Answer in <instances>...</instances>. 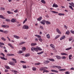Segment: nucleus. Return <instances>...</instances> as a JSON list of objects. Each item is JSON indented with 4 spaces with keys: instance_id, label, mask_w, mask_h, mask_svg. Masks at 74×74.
Listing matches in <instances>:
<instances>
[{
    "instance_id": "nucleus-1",
    "label": "nucleus",
    "mask_w": 74,
    "mask_h": 74,
    "mask_svg": "<svg viewBox=\"0 0 74 74\" xmlns=\"http://www.w3.org/2000/svg\"><path fill=\"white\" fill-rule=\"evenodd\" d=\"M31 50L32 51H36V52H38V50L39 51H42V49L40 47H38L37 46L36 48L34 47H32L31 48Z\"/></svg>"
},
{
    "instance_id": "nucleus-2",
    "label": "nucleus",
    "mask_w": 74,
    "mask_h": 74,
    "mask_svg": "<svg viewBox=\"0 0 74 74\" xmlns=\"http://www.w3.org/2000/svg\"><path fill=\"white\" fill-rule=\"evenodd\" d=\"M48 68L47 67H42L40 69V71H43L45 70V69H47Z\"/></svg>"
},
{
    "instance_id": "nucleus-3",
    "label": "nucleus",
    "mask_w": 74,
    "mask_h": 74,
    "mask_svg": "<svg viewBox=\"0 0 74 74\" xmlns=\"http://www.w3.org/2000/svg\"><path fill=\"white\" fill-rule=\"evenodd\" d=\"M9 64H10V65H12V66H15V63L12 61H10V62H9Z\"/></svg>"
},
{
    "instance_id": "nucleus-4",
    "label": "nucleus",
    "mask_w": 74,
    "mask_h": 74,
    "mask_svg": "<svg viewBox=\"0 0 74 74\" xmlns=\"http://www.w3.org/2000/svg\"><path fill=\"white\" fill-rule=\"evenodd\" d=\"M11 22L13 23L16 22V19L15 18H12L11 20Z\"/></svg>"
},
{
    "instance_id": "nucleus-5",
    "label": "nucleus",
    "mask_w": 74,
    "mask_h": 74,
    "mask_svg": "<svg viewBox=\"0 0 74 74\" xmlns=\"http://www.w3.org/2000/svg\"><path fill=\"white\" fill-rule=\"evenodd\" d=\"M1 26L4 28H5V27L6 28H8L9 27V26L8 25H2Z\"/></svg>"
},
{
    "instance_id": "nucleus-6",
    "label": "nucleus",
    "mask_w": 74,
    "mask_h": 74,
    "mask_svg": "<svg viewBox=\"0 0 74 74\" xmlns=\"http://www.w3.org/2000/svg\"><path fill=\"white\" fill-rule=\"evenodd\" d=\"M45 20H43L42 21H40V23H41V24H42L43 25H45Z\"/></svg>"
},
{
    "instance_id": "nucleus-7",
    "label": "nucleus",
    "mask_w": 74,
    "mask_h": 74,
    "mask_svg": "<svg viewBox=\"0 0 74 74\" xmlns=\"http://www.w3.org/2000/svg\"><path fill=\"white\" fill-rule=\"evenodd\" d=\"M56 3H54L53 5V7H55V8H57L58 7V5L56 4H55Z\"/></svg>"
},
{
    "instance_id": "nucleus-8",
    "label": "nucleus",
    "mask_w": 74,
    "mask_h": 74,
    "mask_svg": "<svg viewBox=\"0 0 74 74\" xmlns=\"http://www.w3.org/2000/svg\"><path fill=\"white\" fill-rule=\"evenodd\" d=\"M56 32L58 33V34H61V32L60 31V30L58 28L56 29Z\"/></svg>"
},
{
    "instance_id": "nucleus-9",
    "label": "nucleus",
    "mask_w": 74,
    "mask_h": 74,
    "mask_svg": "<svg viewBox=\"0 0 74 74\" xmlns=\"http://www.w3.org/2000/svg\"><path fill=\"white\" fill-rule=\"evenodd\" d=\"M0 58L1 59H2V60H7V59L5 58L4 57H0Z\"/></svg>"
},
{
    "instance_id": "nucleus-10",
    "label": "nucleus",
    "mask_w": 74,
    "mask_h": 74,
    "mask_svg": "<svg viewBox=\"0 0 74 74\" xmlns=\"http://www.w3.org/2000/svg\"><path fill=\"white\" fill-rule=\"evenodd\" d=\"M12 60H13L14 63V64L16 63H17V61H16V59H15V58H12Z\"/></svg>"
},
{
    "instance_id": "nucleus-11",
    "label": "nucleus",
    "mask_w": 74,
    "mask_h": 74,
    "mask_svg": "<svg viewBox=\"0 0 74 74\" xmlns=\"http://www.w3.org/2000/svg\"><path fill=\"white\" fill-rule=\"evenodd\" d=\"M56 58L57 59H59V60H60L61 58H62V57L59 56H56Z\"/></svg>"
},
{
    "instance_id": "nucleus-12",
    "label": "nucleus",
    "mask_w": 74,
    "mask_h": 74,
    "mask_svg": "<svg viewBox=\"0 0 74 74\" xmlns=\"http://www.w3.org/2000/svg\"><path fill=\"white\" fill-rule=\"evenodd\" d=\"M24 29H29V26L27 25H24Z\"/></svg>"
},
{
    "instance_id": "nucleus-13",
    "label": "nucleus",
    "mask_w": 74,
    "mask_h": 74,
    "mask_svg": "<svg viewBox=\"0 0 74 74\" xmlns=\"http://www.w3.org/2000/svg\"><path fill=\"white\" fill-rule=\"evenodd\" d=\"M41 19H42V16H40L38 18H37V20L38 21H41Z\"/></svg>"
},
{
    "instance_id": "nucleus-14",
    "label": "nucleus",
    "mask_w": 74,
    "mask_h": 74,
    "mask_svg": "<svg viewBox=\"0 0 74 74\" xmlns=\"http://www.w3.org/2000/svg\"><path fill=\"white\" fill-rule=\"evenodd\" d=\"M8 45L9 46V47H10L12 48H14V47H13V46H12V44L10 43H8Z\"/></svg>"
},
{
    "instance_id": "nucleus-15",
    "label": "nucleus",
    "mask_w": 74,
    "mask_h": 74,
    "mask_svg": "<svg viewBox=\"0 0 74 74\" xmlns=\"http://www.w3.org/2000/svg\"><path fill=\"white\" fill-rule=\"evenodd\" d=\"M0 18L2 19H6V18L4 17V16L1 15H0Z\"/></svg>"
},
{
    "instance_id": "nucleus-16",
    "label": "nucleus",
    "mask_w": 74,
    "mask_h": 74,
    "mask_svg": "<svg viewBox=\"0 0 74 74\" xmlns=\"http://www.w3.org/2000/svg\"><path fill=\"white\" fill-rule=\"evenodd\" d=\"M66 38V36H63L61 37V38L60 39V40H63L64 39V38Z\"/></svg>"
},
{
    "instance_id": "nucleus-17",
    "label": "nucleus",
    "mask_w": 74,
    "mask_h": 74,
    "mask_svg": "<svg viewBox=\"0 0 74 74\" xmlns=\"http://www.w3.org/2000/svg\"><path fill=\"white\" fill-rule=\"evenodd\" d=\"M69 4L70 5H71L72 7H74V4L73 2H71V3H69Z\"/></svg>"
},
{
    "instance_id": "nucleus-18",
    "label": "nucleus",
    "mask_w": 74,
    "mask_h": 74,
    "mask_svg": "<svg viewBox=\"0 0 74 74\" xmlns=\"http://www.w3.org/2000/svg\"><path fill=\"white\" fill-rule=\"evenodd\" d=\"M7 12L8 13V14H13L14 13L12 12H11V11H8Z\"/></svg>"
},
{
    "instance_id": "nucleus-19",
    "label": "nucleus",
    "mask_w": 74,
    "mask_h": 74,
    "mask_svg": "<svg viewBox=\"0 0 74 74\" xmlns=\"http://www.w3.org/2000/svg\"><path fill=\"white\" fill-rule=\"evenodd\" d=\"M14 38H15L16 39H19V37L16 35H14Z\"/></svg>"
},
{
    "instance_id": "nucleus-20",
    "label": "nucleus",
    "mask_w": 74,
    "mask_h": 74,
    "mask_svg": "<svg viewBox=\"0 0 74 74\" xmlns=\"http://www.w3.org/2000/svg\"><path fill=\"white\" fill-rule=\"evenodd\" d=\"M51 71L52 72H55V73H59V71H57L56 70H51Z\"/></svg>"
},
{
    "instance_id": "nucleus-21",
    "label": "nucleus",
    "mask_w": 74,
    "mask_h": 74,
    "mask_svg": "<svg viewBox=\"0 0 74 74\" xmlns=\"http://www.w3.org/2000/svg\"><path fill=\"white\" fill-rule=\"evenodd\" d=\"M45 22L46 23L47 25H50V24H51V22H49V21H45Z\"/></svg>"
},
{
    "instance_id": "nucleus-22",
    "label": "nucleus",
    "mask_w": 74,
    "mask_h": 74,
    "mask_svg": "<svg viewBox=\"0 0 74 74\" xmlns=\"http://www.w3.org/2000/svg\"><path fill=\"white\" fill-rule=\"evenodd\" d=\"M31 46H35V45H37V43H32L31 44Z\"/></svg>"
},
{
    "instance_id": "nucleus-23",
    "label": "nucleus",
    "mask_w": 74,
    "mask_h": 74,
    "mask_svg": "<svg viewBox=\"0 0 74 74\" xmlns=\"http://www.w3.org/2000/svg\"><path fill=\"white\" fill-rule=\"evenodd\" d=\"M5 69H10V67L7 65L5 66Z\"/></svg>"
},
{
    "instance_id": "nucleus-24",
    "label": "nucleus",
    "mask_w": 74,
    "mask_h": 74,
    "mask_svg": "<svg viewBox=\"0 0 74 74\" xmlns=\"http://www.w3.org/2000/svg\"><path fill=\"white\" fill-rule=\"evenodd\" d=\"M8 56H14V54H10V53H8L7 54Z\"/></svg>"
},
{
    "instance_id": "nucleus-25",
    "label": "nucleus",
    "mask_w": 74,
    "mask_h": 74,
    "mask_svg": "<svg viewBox=\"0 0 74 74\" xmlns=\"http://www.w3.org/2000/svg\"><path fill=\"white\" fill-rule=\"evenodd\" d=\"M25 57H28L29 56H30V54L29 53H27L25 54Z\"/></svg>"
},
{
    "instance_id": "nucleus-26",
    "label": "nucleus",
    "mask_w": 74,
    "mask_h": 74,
    "mask_svg": "<svg viewBox=\"0 0 74 74\" xmlns=\"http://www.w3.org/2000/svg\"><path fill=\"white\" fill-rule=\"evenodd\" d=\"M9 32V31L7 30H5L4 31H3V33H4L5 34H8V33Z\"/></svg>"
},
{
    "instance_id": "nucleus-27",
    "label": "nucleus",
    "mask_w": 74,
    "mask_h": 74,
    "mask_svg": "<svg viewBox=\"0 0 74 74\" xmlns=\"http://www.w3.org/2000/svg\"><path fill=\"white\" fill-rule=\"evenodd\" d=\"M49 60H50V61H51V62H55V60L53 58L49 59Z\"/></svg>"
},
{
    "instance_id": "nucleus-28",
    "label": "nucleus",
    "mask_w": 74,
    "mask_h": 74,
    "mask_svg": "<svg viewBox=\"0 0 74 74\" xmlns=\"http://www.w3.org/2000/svg\"><path fill=\"white\" fill-rule=\"evenodd\" d=\"M70 31H66L65 33L66 34H67V35H69V34H70Z\"/></svg>"
},
{
    "instance_id": "nucleus-29",
    "label": "nucleus",
    "mask_w": 74,
    "mask_h": 74,
    "mask_svg": "<svg viewBox=\"0 0 74 74\" xmlns=\"http://www.w3.org/2000/svg\"><path fill=\"white\" fill-rule=\"evenodd\" d=\"M58 15H59L60 16H64V14H63V13H58Z\"/></svg>"
},
{
    "instance_id": "nucleus-30",
    "label": "nucleus",
    "mask_w": 74,
    "mask_h": 74,
    "mask_svg": "<svg viewBox=\"0 0 74 74\" xmlns=\"http://www.w3.org/2000/svg\"><path fill=\"white\" fill-rule=\"evenodd\" d=\"M61 54V55H67V54H66L64 53H62Z\"/></svg>"
},
{
    "instance_id": "nucleus-31",
    "label": "nucleus",
    "mask_w": 74,
    "mask_h": 74,
    "mask_svg": "<svg viewBox=\"0 0 74 74\" xmlns=\"http://www.w3.org/2000/svg\"><path fill=\"white\" fill-rule=\"evenodd\" d=\"M50 46L51 47V48H54V45H53L51 44L50 45Z\"/></svg>"
},
{
    "instance_id": "nucleus-32",
    "label": "nucleus",
    "mask_w": 74,
    "mask_h": 74,
    "mask_svg": "<svg viewBox=\"0 0 74 74\" xmlns=\"http://www.w3.org/2000/svg\"><path fill=\"white\" fill-rule=\"evenodd\" d=\"M60 35H58L57 36L55 37V39H56V40L57 39V38H59V37H60Z\"/></svg>"
},
{
    "instance_id": "nucleus-33",
    "label": "nucleus",
    "mask_w": 74,
    "mask_h": 74,
    "mask_svg": "<svg viewBox=\"0 0 74 74\" xmlns=\"http://www.w3.org/2000/svg\"><path fill=\"white\" fill-rule=\"evenodd\" d=\"M22 50L23 51H25L26 50V47H24L22 48Z\"/></svg>"
},
{
    "instance_id": "nucleus-34",
    "label": "nucleus",
    "mask_w": 74,
    "mask_h": 74,
    "mask_svg": "<svg viewBox=\"0 0 74 74\" xmlns=\"http://www.w3.org/2000/svg\"><path fill=\"white\" fill-rule=\"evenodd\" d=\"M1 39L2 40H3V41H6V39H5V38H4V37H2L1 38Z\"/></svg>"
},
{
    "instance_id": "nucleus-35",
    "label": "nucleus",
    "mask_w": 74,
    "mask_h": 74,
    "mask_svg": "<svg viewBox=\"0 0 74 74\" xmlns=\"http://www.w3.org/2000/svg\"><path fill=\"white\" fill-rule=\"evenodd\" d=\"M44 53V52L42 51L38 53L37 54H38V55H40V54H42V53Z\"/></svg>"
},
{
    "instance_id": "nucleus-36",
    "label": "nucleus",
    "mask_w": 74,
    "mask_h": 74,
    "mask_svg": "<svg viewBox=\"0 0 74 74\" xmlns=\"http://www.w3.org/2000/svg\"><path fill=\"white\" fill-rule=\"evenodd\" d=\"M46 37L47 38H50V36L49 34H47Z\"/></svg>"
},
{
    "instance_id": "nucleus-37",
    "label": "nucleus",
    "mask_w": 74,
    "mask_h": 74,
    "mask_svg": "<svg viewBox=\"0 0 74 74\" xmlns=\"http://www.w3.org/2000/svg\"><path fill=\"white\" fill-rule=\"evenodd\" d=\"M72 47H70L66 49L65 50L66 51H69V50H70V49H72Z\"/></svg>"
},
{
    "instance_id": "nucleus-38",
    "label": "nucleus",
    "mask_w": 74,
    "mask_h": 74,
    "mask_svg": "<svg viewBox=\"0 0 74 74\" xmlns=\"http://www.w3.org/2000/svg\"><path fill=\"white\" fill-rule=\"evenodd\" d=\"M41 2L43 4H45V1L44 0H41Z\"/></svg>"
},
{
    "instance_id": "nucleus-39",
    "label": "nucleus",
    "mask_w": 74,
    "mask_h": 74,
    "mask_svg": "<svg viewBox=\"0 0 74 74\" xmlns=\"http://www.w3.org/2000/svg\"><path fill=\"white\" fill-rule=\"evenodd\" d=\"M18 53H23V51H18L17 52Z\"/></svg>"
},
{
    "instance_id": "nucleus-40",
    "label": "nucleus",
    "mask_w": 74,
    "mask_h": 74,
    "mask_svg": "<svg viewBox=\"0 0 74 74\" xmlns=\"http://www.w3.org/2000/svg\"><path fill=\"white\" fill-rule=\"evenodd\" d=\"M32 70L33 71H36V68L35 67H33L32 68Z\"/></svg>"
},
{
    "instance_id": "nucleus-41",
    "label": "nucleus",
    "mask_w": 74,
    "mask_h": 74,
    "mask_svg": "<svg viewBox=\"0 0 74 74\" xmlns=\"http://www.w3.org/2000/svg\"><path fill=\"white\" fill-rule=\"evenodd\" d=\"M35 36H36V37H38V38H41V36H40L39 35H35Z\"/></svg>"
},
{
    "instance_id": "nucleus-42",
    "label": "nucleus",
    "mask_w": 74,
    "mask_h": 74,
    "mask_svg": "<svg viewBox=\"0 0 74 74\" xmlns=\"http://www.w3.org/2000/svg\"><path fill=\"white\" fill-rule=\"evenodd\" d=\"M25 43V42H21V43L19 44V45H22V44H23Z\"/></svg>"
},
{
    "instance_id": "nucleus-43",
    "label": "nucleus",
    "mask_w": 74,
    "mask_h": 74,
    "mask_svg": "<svg viewBox=\"0 0 74 74\" xmlns=\"http://www.w3.org/2000/svg\"><path fill=\"white\" fill-rule=\"evenodd\" d=\"M51 12H53V13H54V14H58V12H56V11H51Z\"/></svg>"
},
{
    "instance_id": "nucleus-44",
    "label": "nucleus",
    "mask_w": 74,
    "mask_h": 74,
    "mask_svg": "<svg viewBox=\"0 0 74 74\" xmlns=\"http://www.w3.org/2000/svg\"><path fill=\"white\" fill-rule=\"evenodd\" d=\"M0 10H5V8L1 7L0 8Z\"/></svg>"
},
{
    "instance_id": "nucleus-45",
    "label": "nucleus",
    "mask_w": 74,
    "mask_h": 74,
    "mask_svg": "<svg viewBox=\"0 0 74 74\" xmlns=\"http://www.w3.org/2000/svg\"><path fill=\"white\" fill-rule=\"evenodd\" d=\"M57 68L58 69H61L62 68L60 66H57Z\"/></svg>"
},
{
    "instance_id": "nucleus-46",
    "label": "nucleus",
    "mask_w": 74,
    "mask_h": 74,
    "mask_svg": "<svg viewBox=\"0 0 74 74\" xmlns=\"http://www.w3.org/2000/svg\"><path fill=\"white\" fill-rule=\"evenodd\" d=\"M59 71H65L66 69H60L59 70Z\"/></svg>"
},
{
    "instance_id": "nucleus-47",
    "label": "nucleus",
    "mask_w": 74,
    "mask_h": 74,
    "mask_svg": "<svg viewBox=\"0 0 74 74\" xmlns=\"http://www.w3.org/2000/svg\"><path fill=\"white\" fill-rule=\"evenodd\" d=\"M39 38L38 39V40H39V41H40V42H42V38Z\"/></svg>"
},
{
    "instance_id": "nucleus-48",
    "label": "nucleus",
    "mask_w": 74,
    "mask_h": 74,
    "mask_svg": "<svg viewBox=\"0 0 74 74\" xmlns=\"http://www.w3.org/2000/svg\"><path fill=\"white\" fill-rule=\"evenodd\" d=\"M69 7L71 9V10H74V9H73V7H72V6H71V5H69Z\"/></svg>"
},
{
    "instance_id": "nucleus-49",
    "label": "nucleus",
    "mask_w": 74,
    "mask_h": 74,
    "mask_svg": "<svg viewBox=\"0 0 74 74\" xmlns=\"http://www.w3.org/2000/svg\"><path fill=\"white\" fill-rule=\"evenodd\" d=\"M20 62L22 63H26V62H25L24 61H20Z\"/></svg>"
},
{
    "instance_id": "nucleus-50",
    "label": "nucleus",
    "mask_w": 74,
    "mask_h": 74,
    "mask_svg": "<svg viewBox=\"0 0 74 74\" xmlns=\"http://www.w3.org/2000/svg\"><path fill=\"white\" fill-rule=\"evenodd\" d=\"M23 69H26L27 66L26 65H23Z\"/></svg>"
},
{
    "instance_id": "nucleus-51",
    "label": "nucleus",
    "mask_w": 74,
    "mask_h": 74,
    "mask_svg": "<svg viewBox=\"0 0 74 74\" xmlns=\"http://www.w3.org/2000/svg\"><path fill=\"white\" fill-rule=\"evenodd\" d=\"M18 12V10H16L14 11V12H15V13H16Z\"/></svg>"
},
{
    "instance_id": "nucleus-52",
    "label": "nucleus",
    "mask_w": 74,
    "mask_h": 74,
    "mask_svg": "<svg viewBox=\"0 0 74 74\" xmlns=\"http://www.w3.org/2000/svg\"><path fill=\"white\" fill-rule=\"evenodd\" d=\"M5 21H7V22H10V20H9L8 19H5Z\"/></svg>"
},
{
    "instance_id": "nucleus-53",
    "label": "nucleus",
    "mask_w": 74,
    "mask_h": 74,
    "mask_svg": "<svg viewBox=\"0 0 74 74\" xmlns=\"http://www.w3.org/2000/svg\"><path fill=\"white\" fill-rule=\"evenodd\" d=\"M26 21H27V18H26L24 20L23 22V23L24 24L25 22H26Z\"/></svg>"
},
{
    "instance_id": "nucleus-54",
    "label": "nucleus",
    "mask_w": 74,
    "mask_h": 74,
    "mask_svg": "<svg viewBox=\"0 0 74 74\" xmlns=\"http://www.w3.org/2000/svg\"><path fill=\"white\" fill-rule=\"evenodd\" d=\"M0 45H4L5 44L4 43L0 42Z\"/></svg>"
},
{
    "instance_id": "nucleus-55",
    "label": "nucleus",
    "mask_w": 74,
    "mask_h": 74,
    "mask_svg": "<svg viewBox=\"0 0 74 74\" xmlns=\"http://www.w3.org/2000/svg\"><path fill=\"white\" fill-rule=\"evenodd\" d=\"M1 55H3V57H5V55H4V54L3 53H1Z\"/></svg>"
},
{
    "instance_id": "nucleus-56",
    "label": "nucleus",
    "mask_w": 74,
    "mask_h": 74,
    "mask_svg": "<svg viewBox=\"0 0 74 74\" xmlns=\"http://www.w3.org/2000/svg\"><path fill=\"white\" fill-rule=\"evenodd\" d=\"M70 72H69V71H66L65 72V74H70Z\"/></svg>"
},
{
    "instance_id": "nucleus-57",
    "label": "nucleus",
    "mask_w": 74,
    "mask_h": 74,
    "mask_svg": "<svg viewBox=\"0 0 74 74\" xmlns=\"http://www.w3.org/2000/svg\"><path fill=\"white\" fill-rule=\"evenodd\" d=\"M8 72V69H6L5 70V73H7V72Z\"/></svg>"
},
{
    "instance_id": "nucleus-58",
    "label": "nucleus",
    "mask_w": 74,
    "mask_h": 74,
    "mask_svg": "<svg viewBox=\"0 0 74 74\" xmlns=\"http://www.w3.org/2000/svg\"><path fill=\"white\" fill-rule=\"evenodd\" d=\"M71 33H72V34H74V31L72 30H71Z\"/></svg>"
},
{
    "instance_id": "nucleus-59",
    "label": "nucleus",
    "mask_w": 74,
    "mask_h": 74,
    "mask_svg": "<svg viewBox=\"0 0 74 74\" xmlns=\"http://www.w3.org/2000/svg\"><path fill=\"white\" fill-rule=\"evenodd\" d=\"M64 28H65L66 29H67V27L66 26V25H64Z\"/></svg>"
},
{
    "instance_id": "nucleus-60",
    "label": "nucleus",
    "mask_w": 74,
    "mask_h": 74,
    "mask_svg": "<svg viewBox=\"0 0 74 74\" xmlns=\"http://www.w3.org/2000/svg\"><path fill=\"white\" fill-rule=\"evenodd\" d=\"M53 68H57V66H52Z\"/></svg>"
},
{
    "instance_id": "nucleus-61",
    "label": "nucleus",
    "mask_w": 74,
    "mask_h": 74,
    "mask_svg": "<svg viewBox=\"0 0 74 74\" xmlns=\"http://www.w3.org/2000/svg\"><path fill=\"white\" fill-rule=\"evenodd\" d=\"M49 62H50V61H49L47 60L45 61V62L46 63H49Z\"/></svg>"
},
{
    "instance_id": "nucleus-62",
    "label": "nucleus",
    "mask_w": 74,
    "mask_h": 74,
    "mask_svg": "<svg viewBox=\"0 0 74 74\" xmlns=\"http://www.w3.org/2000/svg\"><path fill=\"white\" fill-rule=\"evenodd\" d=\"M40 63H38L35 64L36 65H40Z\"/></svg>"
},
{
    "instance_id": "nucleus-63",
    "label": "nucleus",
    "mask_w": 74,
    "mask_h": 74,
    "mask_svg": "<svg viewBox=\"0 0 74 74\" xmlns=\"http://www.w3.org/2000/svg\"><path fill=\"white\" fill-rule=\"evenodd\" d=\"M40 29H44V28H43V27H42V26L40 25Z\"/></svg>"
},
{
    "instance_id": "nucleus-64",
    "label": "nucleus",
    "mask_w": 74,
    "mask_h": 74,
    "mask_svg": "<svg viewBox=\"0 0 74 74\" xmlns=\"http://www.w3.org/2000/svg\"><path fill=\"white\" fill-rule=\"evenodd\" d=\"M45 73H49V71H47L45 69Z\"/></svg>"
}]
</instances>
